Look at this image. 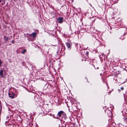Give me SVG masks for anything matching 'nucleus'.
<instances>
[{"label":"nucleus","instance_id":"1","mask_svg":"<svg viewBox=\"0 0 127 127\" xmlns=\"http://www.w3.org/2000/svg\"><path fill=\"white\" fill-rule=\"evenodd\" d=\"M64 113V112L62 111H61L59 112L58 113V115L59 117H60L61 116V115L62 114Z\"/></svg>","mask_w":127,"mask_h":127},{"label":"nucleus","instance_id":"2","mask_svg":"<svg viewBox=\"0 0 127 127\" xmlns=\"http://www.w3.org/2000/svg\"><path fill=\"white\" fill-rule=\"evenodd\" d=\"M58 20L59 22L61 23L63 20V18L62 17L59 18Z\"/></svg>","mask_w":127,"mask_h":127},{"label":"nucleus","instance_id":"3","mask_svg":"<svg viewBox=\"0 0 127 127\" xmlns=\"http://www.w3.org/2000/svg\"><path fill=\"white\" fill-rule=\"evenodd\" d=\"M9 97H11L12 98H14V95L12 94H11L10 93H9L8 94Z\"/></svg>","mask_w":127,"mask_h":127},{"label":"nucleus","instance_id":"4","mask_svg":"<svg viewBox=\"0 0 127 127\" xmlns=\"http://www.w3.org/2000/svg\"><path fill=\"white\" fill-rule=\"evenodd\" d=\"M3 72L2 70H1L0 72V75H1L2 77H3V75L2 74Z\"/></svg>","mask_w":127,"mask_h":127},{"label":"nucleus","instance_id":"5","mask_svg":"<svg viewBox=\"0 0 127 127\" xmlns=\"http://www.w3.org/2000/svg\"><path fill=\"white\" fill-rule=\"evenodd\" d=\"M32 34V35L35 37L36 35V33H33Z\"/></svg>","mask_w":127,"mask_h":127},{"label":"nucleus","instance_id":"6","mask_svg":"<svg viewBox=\"0 0 127 127\" xmlns=\"http://www.w3.org/2000/svg\"><path fill=\"white\" fill-rule=\"evenodd\" d=\"M66 44L68 48H69L70 47V46L69 44L68 43H66Z\"/></svg>","mask_w":127,"mask_h":127},{"label":"nucleus","instance_id":"7","mask_svg":"<svg viewBox=\"0 0 127 127\" xmlns=\"http://www.w3.org/2000/svg\"><path fill=\"white\" fill-rule=\"evenodd\" d=\"M26 52V49H24L23 50V51L22 52V53L24 54Z\"/></svg>","mask_w":127,"mask_h":127},{"label":"nucleus","instance_id":"8","mask_svg":"<svg viewBox=\"0 0 127 127\" xmlns=\"http://www.w3.org/2000/svg\"><path fill=\"white\" fill-rule=\"evenodd\" d=\"M8 39V37H5V41H7Z\"/></svg>","mask_w":127,"mask_h":127},{"label":"nucleus","instance_id":"9","mask_svg":"<svg viewBox=\"0 0 127 127\" xmlns=\"http://www.w3.org/2000/svg\"><path fill=\"white\" fill-rule=\"evenodd\" d=\"M121 90H124V88L123 87H121Z\"/></svg>","mask_w":127,"mask_h":127},{"label":"nucleus","instance_id":"10","mask_svg":"<svg viewBox=\"0 0 127 127\" xmlns=\"http://www.w3.org/2000/svg\"><path fill=\"white\" fill-rule=\"evenodd\" d=\"M118 91H119V92H120V89H118Z\"/></svg>","mask_w":127,"mask_h":127},{"label":"nucleus","instance_id":"11","mask_svg":"<svg viewBox=\"0 0 127 127\" xmlns=\"http://www.w3.org/2000/svg\"><path fill=\"white\" fill-rule=\"evenodd\" d=\"M12 42L13 43L14 42V41H12Z\"/></svg>","mask_w":127,"mask_h":127},{"label":"nucleus","instance_id":"12","mask_svg":"<svg viewBox=\"0 0 127 127\" xmlns=\"http://www.w3.org/2000/svg\"><path fill=\"white\" fill-rule=\"evenodd\" d=\"M1 2V0H0V3Z\"/></svg>","mask_w":127,"mask_h":127}]
</instances>
